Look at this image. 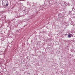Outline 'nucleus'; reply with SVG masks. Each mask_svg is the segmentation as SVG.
Listing matches in <instances>:
<instances>
[{"instance_id": "1", "label": "nucleus", "mask_w": 75, "mask_h": 75, "mask_svg": "<svg viewBox=\"0 0 75 75\" xmlns=\"http://www.w3.org/2000/svg\"><path fill=\"white\" fill-rule=\"evenodd\" d=\"M72 36V35L70 34L68 35V37L69 38V37H71Z\"/></svg>"}, {"instance_id": "2", "label": "nucleus", "mask_w": 75, "mask_h": 75, "mask_svg": "<svg viewBox=\"0 0 75 75\" xmlns=\"http://www.w3.org/2000/svg\"><path fill=\"white\" fill-rule=\"evenodd\" d=\"M8 4H6V6H8Z\"/></svg>"}]
</instances>
